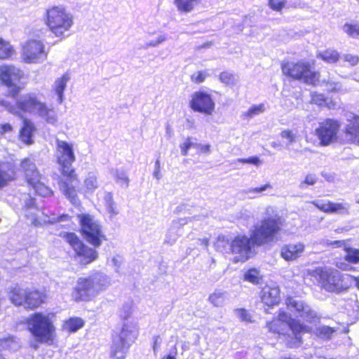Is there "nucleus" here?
<instances>
[{"label":"nucleus","instance_id":"9d476101","mask_svg":"<svg viewBox=\"0 0 359 359\" xmlns=\"http://www.w3.org/2000/svg\"><path fill=\"white\" fill-rule=\"evenodd\" d=\"M81 225V233L85 239L95 247H99L105 236L101 226L94 218L86 214L78 215Z\"/></svg>","mask_w":359,"mask_h":359},{"label":"nucleus","instance_id":"a878e982","mask_svg":"<svg viewBox=\"0 0 359 359\" xmlns=\"http://www.w3.org/2000/svg\"><path fill=\"white\" fill-rule=\"evenodd\" d=\"M69 79V76L67 74H65L55 81L54 88L55 93L57 95V101L60 104H61L64 100L63 92L66 88L67 83Z\"/></svg>","mask_w":359,"mask_h":359},{"label":"nucleus","instance_id":"c85d7f7f","mask_svg":"<svg viewBox=\"0 0 359 359\" xmlns=\"http://www.w3.org/2000/svg\"><path fill=\"white\" fill-rule=\"evenodd\" d=\"M26 290L15 286L10 291V299L13 304L17 306L22 305L24 306L25 300Z\"/></svg>","mask_w":359,"mask_h":359},{"label":"nucleus","instance_id":"6ab92c4d","mask_svg":"<svg viewBox=\"0 0 359 359\" xmlns=\"http://www.w3.org/2000/svg\"><path fill=\"white\" fill-rule=\"evenodd\" d=\"M23 56L27 62H37L46 58L43 44L36 40L28 41L23 47Z\"/></svg>","mask_w":359,"mask_h":359},{"label":"nucleus","instance_id":"2eb2a0df","mask_svg":"<svg viewBox=\"0 0 359 359\" xmlns=\"http://www.w3.org/2000/svg\"><path fill=\"white\" fill-rule=\"evenodd\" d=\"M328 245H336L337 247L344 246L345 255L344 259H339L335 261V266L342 271H352L355 268L352 264H359V249L348 247L344 241H334L327 243Z\"/></svg>","mask_w":359,"mask_h":359},{"label":"nucleus","instance_id":"8fccbe9b","mask_svg":"<svg viewBox=\"0 0 359 359\" xmlns=\"http://www.w3.org/2000/svg\"><path fill=\"white\" fill-rule=\"evenodd\" d=\"M192 140L193 139L191 137H189L187 138L184 143L180 144V147L181 150V154L183 156H187L188 154V151L191 147H196L197 144L193 142Z\"/></svg>","mask_w":359,"mask_h":359},{"label":"nucleus","instance_id":"c03bdc74","mask_svg":"<svg viewBox=\"0 0 359 359\" xmlns=\"http://www.w3.org/2000/svg\"><path fill=\"white\" fill-rule=\"evenodd\" d=\"M280 137L287 140L285 148L290 149L292 144L296 142L297 135L290 130H284L280 133Z\"/></svg>","mask_w":359,"mask_h":359},{"label":"nucleus","instance_id":"4c0bfd02","mask_svg":"<svg viewBox=\"0 0 359 359\" xmlns=\"http://www.w3.org/2000/svg\"><path fill=\"white\" fill-rule=\"evenodd\" d=\"M85 187L88 192H93L99 187L97 175L93 172H90L84 182Z\"/></svg>","mask_w":359,"mask_h":359},{"label":"nucleus","instance_id":"412c9836","mask_svg":"<svg viewBox=\"0 0 359 359\" xmlns=\"http://www.w3.org/2000/svg\"><path fill=\"white\" fill-rule=\"evenodd\" d=\"M191 219H189L190 220ZM189 219L180 218L173 220L165 236V243L173 245L182 234V227L188 223Z\"/></svg>","mask_w":359,"mask_h":359},{"label":"nucleus","instance_id":"4d7b16f0","mask_svg":"<svg viewBox=\"0 0 359 359\" xmlns=\"http://www.w3.org/2000/svg\"><path fill=\"white\" fill-rule=\"evenodd\" d=\"M342 58L345 62H348L351 66L356 65L359 62V57L355 55L344 54L342 55Z\"/></svg>","mask_w":359,"mask_h":359},{"label":"nucleus","instance_id":"c756f323","mask_svg":"<svg viewBox=\"0 0 359 359\" xmlns=\"http://www.w3.org/2000/svg\"><path fill=\"white\" fill-rule=\"evenodd\" d=\"M0 346L4 350L16 351L20 348V343L16 337L9 336L0 340Z\"/></svg>","mask_w":359,"mask_h":359},{"label":"nucleus","instance_id":"13d9d810","mask_svg":"<svg viewBox=\"0 0 359 359\" xmlns=\"http://www.w3.org/2000/svg\"><path fill=\"white\" fill-rule=\"evenodd\" d=\"M285 0H269L270 7L276 11L281 10L285 6Z\"/></svg>","mask_w":359,"mask_h":359},{"label":"nucleus","instance_id":"e433bc0d","mask_svg":"<svg viewBox=\"0 0 359 359\" xmlns=\"http://www.w3.org/2000/svg\"><path fill=\"white\" fill-rule=\"evenodd\" d=\"M14 50L11 45L0 39V59H8L12 56Z\"/></svg>","mask_w":359,"mask_h":359},{"label":"nucleus","instance_id":"e2e57ef3","mask_svg":"<svg viewBox=\"0 0 359 359\" xmlns=\"http://www.w3.org/2000/svg\"><path fill=\"white\" fill-rule=\"evenodd\" d=\"M69 219V216L68 215L62 214L61 215H60L57 217H54L49 219L47 222L48 223L53 224V223L63 222V221H68Z\"/></svg>","mask_w":359,"mask_h":359},{"label":"nucleus","instance_id":"bb28decb","mask_svg":"<svg viewBox=\"0 0 359 359\" xmlns=\"http://www.w3.org/2000/svg\"><path fill=\"white\" fill-rule=\"evenodd\" d=\"M292 330V334L294 335V341L290 344L291 347L299 346L302 344L301 332L304 331L305 327L297 321L290 322L288 325Z\"/></svg>","mask_w":359,"mask_h":359},{"label":"nucleus","instance_id":"20e7f679","mask_svg":"<svg viewBox=\"0 0 359 359\" xmlns=\"http://www.w3.org/2000/svg\"><path fill=\"white\" fill-rule=\"evenodd\" d=\"M320 287L329 292L342 293L353 285L354 276L342 274L338 270L318 267L310 273Z\"/></svg>","mask_w":359,"mask_h":359},{"label":"nucleus","instance_id":"f8f14e48","mask_svg":"<svg viewBox=\"0 0 359 359\" xmlns=\"http://www.w3.org/2000/svg\"><path fill=\"white\" fill-rule=\"evenodd\" d=\"M284 74L297 80H303L306 83H313L316 74L311 72L310 65L304 62H286L282 65Z\"/></svg>","mask_w":359,"mask_h":359},{"label":"nucleus","instance_id":"393cba45","mask_svg":"<svg viewBox=\"0 0 359 359\" xmlns=\"http://www.w3.org/2000/svg\"><path fill=\"white\" fill-rule=\"evenodd\" d=\"M43 302V295L37 290L26 291L24 307L35 309L40 306Z\"/></svg>","mask_w":359,"mask_h":359},{"label":"nucleus","instance_id":"052dcab7","mask_svg":"<svg viewBox=\"0 0 359 359\" xmlns=\"http://www.w3.org/2000/svg\"><path fill=\"white\" fill-rule=\"evenodd\" d=\"M271 188V186L270 184H266L260 187L253 188V189H248L245 192L246 194H260L262 191H264L267 190L268 189Z\"/></svg>","mask_w":359,"mask_h":359},{"label":"nucleus","instance_id":"680f3d73","mask_svg":"<svg viewBox=\"0 0 359 359\" xmlns=\"http://www.w3.org/2000/svg\"><path fill=\"white\" fill-rule=\"evenodd\" d=\"M237 316L240 318V319L243 321H251L250 316L248 313V311L244 309H240L236 310Z\"/></svg>","mask_w":359,"mask_h":359},{"label":"nucleus","instance_id":"338daca9","mask_svg":"<svg viewBox=\"0 0 359 359\" xmlns=\"http://www.w3.org/2000/svg\"><path fill=\"white\" fill-rule=\"evenodd\" d=\"M160 168H161L160 161L158 159H157L155 162L154 172V176L157 180H159L161 178V175L160 173Z\"/></svg>","mask_w":359,"mask_h":359},{"label":"nucleus","instance_id":"6e6552de","mask_svg":"<svg viewBox=\"0 0 359 359\" xmlns=\"http://www.w3.org/2000/svg\"><path fill=\"white\" fill-rule=\"evenodd\" d=\"M62 238L74 252V259L82 265H87L98 257L97 252L85 245L74 233H64Z\"/></svg>","mask_w":359,"mask_h":359},{"label":"nucleus","instance_id":"dca6fc26","mask_svg":"<svg viewBox=\"0 0 359 359\" xmlns=\"http://www.w3.org/2000/svg\"><path fill=\"white\" fill-rule=\"evenodd\" d=\"M286 304L291 312H295L297 317H300L307 322L315 323L319 320L317 313L302 300L287 297Z\"/></svg>","mask_w":359,"mask_h":359},{"label":"nucleus","instance_id":"0eeeda50","mask_svg":"<svg viewBox=\"0 0 359 359\" xmlns=\"http://www.w3.org/2000/svg\"><path fill=\"white\" fill-rule=\"evenodd\" d=\"M281 229L280 217L278 215L267 217L254 226L251 239L254 245H263L273 242Z\"/></svg>","mask_w":359,"mask_h":359},{"label":"nucleus","instance_id":"864d4df0","mask_svg":"<svg viewBox=\"0 0 359 359\" xmlns=\"http://www.w3.org/2000/svg\"><path fill=\"white\" fill-rule=\"evenodd\" d=\"M166 40V36L165 34H161L159 35L156 40H151L147 43H146L144 46V48L147 49L149 47H156L159 44L162 43Z\"/></svg>","mask_w":359,"mask_h":359},{"label":"nucleus","instance_id":"c9c22d12","mask_svg":"<svg viewBox=\"0 0 359 359\" xmlns=\"http://www.w3.org/2000/svg\"><path fill=\"white\" fill-rule=\"evenodd\" d=\"M103 199L107 212L111 215V216L118 215V211L116 208V203L114 201L112 194L111 192H104Z\"/></svg>","mask_w":359,"mask_h":359},{"label":"nucleus","instance_id":"a211bd4d","mask_svg":"<svg viewBox=\"0 0 359 359\" xmlns=\"http://www.w3.org/2000/svg\"><path fill=\"white\" fill-rule=\"evenodd\" d=\"M190 107L195 111L210 115L214 111L215 103L210 95L204 91H198L192 95Z\"/></svg>","mask_w":359,"mask_h":359},{"label":"nucleus","instance_id":"aec40b11","mask_svg":"<svg viewBox=\"0 0 359 359\" xmlns=\"http://www.w3.org/2000/svg\"><path fill=\"white\" fill-rule=\"evenodd\" d=\"M304 250V244L300 242L285 244L281 247L280 257L287 262H292L302 257Z\"/></svg>","mask_w":359,"mask_h":359},{"label":"nucleus","instance_id":"1a4fd4ad","mask_svg":"<svg viewBox=\"0 0 359 359\" xmlns=\"http://www.w3.org/2000/svg\"><path fill=\"white\" fill-rule=\"evenodd\" d=\"M135 325L124 324L119 334L114 337L111 346V355L114 359H124L126 353L137 336Z\"/></svg>","mask_w":359,"mask_h":359},{"label":"nucleus","instance_id":"9b49d317","mask_svg":"<svg viewBox=\"0 0 359 359\" xmlns=\"http://www.w3.org/2000/svg\"><path fill=\"white\" fill-rule=\"evenodd\" d=\"M341 123L336 119L326 118L319 123L316 129V135L321 146H328L337 141Z\"/></svg>","mask_w":359,"mask_h":359},{"label":"nucleus","instance_id":"f3484780","mask_svg":"<svg viewBox=\"0 0 359 359\" xmlns=\"http://www.w3.org/2000/svg\"><path fill=\"white\" fill-rule=\"evenodd\" d=\"M346 122L342 130L341 142L359 144V116L351 113L348 114Z\"/></svg>","mask_w":359,"mask_h":359},{"label":"nucleus","instance_id":"49530a36","mask_svg":"<svg viewBox=\"0 0 359 359\" xmlns=\"http://www.w3.org/2000/svg\"><path fill=\"white\" fill-rule=\"evenodd\" d=\"M317 180L318 178L315 174H307L304 180L299 184V188L301 189H306L308 186L314 185L317 182Z\"/></svg>","mask_w":359,"mask_h":359},{"label":"nucleus","instance_id":"4468645a","mask_svg":"<svg viewBox=\"0 0 359 359\" xmlns=\"http://www.w3.org/2000/svg\"><path fill=\"white\" fill-rule=\"evenodd\" d=\"M251 237L245 235H238L231 241V254L234 255V262H244L247 261L252 252L253 245Z\"/></svg>","mask_w":359,"mask_h":359},{"label":"nucleus","instance_id":"72a5a7b5","mask_svg":"<svg viewBox=\"0 0 359 359\" xmlns=\"http://www.w3.org/2000/svg\"><path fill=\"white\" fill-rule=\"evenodd\" d=\"M228 297V293L226 292H222L220 290H216L209 297V301L215 306L219 307L222 306Z\"/></svg>","mask_w":359,"mask_h":359},{"label":"nucleus","instance_id":"2f4dec72","mask_svg":"<svg viewBox=\"0 0 359 359\" xmlns=\"http://www.w3.org/2000/svg\"><path fill=\"white\" fill-rule=\"evenodd\" d=\"M198 2L199 0H175L177 8L182 13L191 12Z\"/></svg>","mask_w":359,"mask_h":359},{"label":"nucleus","instance_id":"f257e3e1","mask_svg":"<svg viewBox=\"0 0 359 359\" xmlns=\"http://www.w3.org/2000/svg\"><path fill=\"white\" fill-rule=\"evenodd\" d=\"M0 105L15 114L21 111L39 116L48 124L56 126L57 123V116L54 109L48 107L34 93H27L20 96L16 100L15 104L7 100H0Z\"/></svg>","mask_w":359,"mask_h":359},{"label":"nucleus","instance_id":"3c124183","mask_svg":"<svg viewBox=\"0 0 359 359\" xmlns=\"http://www.w3.org/2000/svg\"><path fill=\"white\" fill-rule=\"evenodd\" d=\"M219 80L226 85L233 84L236 81L234 75L228 72H222L219 76Z\"/></svg>","mask_w":359,"mask_h":359},{"label":"nucleus","instance_id":"423d86ee","mask_svg":"<svg viewBox=\"0 0 359 359\" xmlns=\"http://www.w3.org/2000/svg\"><path fill=\"white\" fill-rule=\"evenodd\" d=\"M27 323L36 341L49 344L53 341L55 327L50 314L35 313L29 316Z\"/></svg>","mask_w":359,"mask_h":359},{"label":"nucleus","instance_id":"79ce46f5","mask_svg":"<svg viewBox=\"0 0 359 359\" xmlns=\"http://www.w3.org/2000/svg\"><path fill=\"white\" fill-rule=\"evenodd\" d=\"M260 278L259 271L254 268L249 269L244 274V279L253 284H258Z\"/></svg>","mask_w":359,"mask_h":359},{"label":"nucleus","instance_id":"ea45409f","mask_svg":"<svg viewBox=\"0 0 359 359\" xmlns=\"http://www.w3.org/2000/svg\"><path fill=\"white\" fill-rule=\"evenodd\" d=\"M115 180L123 188H127L129 185L128 176L123 170H116Z\"/></svg>","mask_w":359,"mask_h":359},{"label":"nucleus","instance_id":"58836bf2","mask_svg":"<svg viewBox=\"0 0 359 359\" xmlns=\"http://www.w3.org/2000/svg\"><path fill=\"white\" fill-rule=\"evenodd\" d=\"M265 111L264 104L252 106L247 111L243 112L241 115L243 118H252L254 116L263 113Z\"/></svg>","mask_w":359,"mask_h":359},{"label":"nucleus","instance_id":"a19ab883","mask_svg":"<svg viewBox=\"0 0 359 359\" xmlns=\"http://www.w3.org/2000/svg\"><path fill=\"white\" fill-rule=\"evenodd\" d=\"M350 205L346 203L331 202L330 213L348 214Z\"/></svg>","mask_w":359,"mask_h":359},{"label":"nucleus","instance_id":"b1692460","mask_svg":"<svg viewBox=\"0 0 359 359\" xmlns=\"http://www.w3.org/2000/svg\"><path fill=\"white\" fill-rule=\"evenodd\" d=\"M36 130V127L33 122L27 118L23 120V126L20 130V138L26 144L32 143L33 133Z\"/></svg>","mask_w":359,"mask_h":359},{"label":"nucleus","instance_id":"473e14b6","mask_svg":"<svg viewBox=\"0 0 359 359\" xmlns=\"http://www.w3.org/2000/svg\"><path fill=\"white\" fill-rule=\"evenodd\" d=\"M318 56L330 64L336 63L340 57L339 53L334 49H327L320 52Z\"/></svg>","mask_w":359,"mask_h":359},{"label":"nucleus","instance_id":"f03ea898","mask_svg":"<svg viewBox=\"0 0 359 359\" xmlns=\"http://www.w3.org/2000/svg\"><path fill=\"white\" fill-rule=\"evenodd\" d=\"M57 162L60 165L62 174L66 177V181L61 180L60 184V189L71 203L75 206L80 205L79 199L73 185L69 183L74 182L76 180L74 170L72 168V163L75 161L73 147L71 144L62 140H57Z\"/></svg>","mask_w":359,"mask_h":359},{"label":"nucleus","instance_id":"603ef678","mask_svg":"<svg viewBox=\"0 0 359 359\" xmlns=\"http://www.w3.org/2000/svg\"><path fill=\"white\" fill-rule=\"evenodd\" d=\"M208 76V73L206 71H198L191 75V79L196 83H201L205 80Z\"/></svg>","mask_w":359,"mask_h":359},{"label":"nucleus","instance_id":"cd10ccee","mask_svg":"<svg viewBox=\"0 0 359 359\" xmlns=\"http://www.w3.org/2000/svg\"><path fill=\"white\" fill-rule=\"evenodd\" d=\"M232 240L233 238L229 236L224 235L219 236L215 243L216 250L224 253H231Z\"/></svg>","mask_w":359,"mask_h":359},{"label":"nucleus","instance_id":"de8ad7c7","mask_svg":"<svg viewBox=\"0 0 359 359\" xmlns=\"http://www.w3.org/2000/svg\"><path fill=\"white\" fill-rule=\"evenodd\" d=\"M285 326H286V324L283 323V322H280L277 319L267 323V327L269 328V331L273 333L280 334L283 330L282 327Z\"/></svg>","mask_w":359,"mask_h":359},{"label":"nucleus","instance_id":"37998d69","mask_svg":"<svg viewBox=\"0 0 359 359\" xmlns=\"http://www.w3.org/2000/svg\"><path fill=\"white\" fill-rule=\"evenodd\" d=\"M35 190V191L43 197L49 196L53 194L52 190L46 187L43 184L40 182V178L36 184H30Z\"/></svg>","mask_w":359,"mask_h":359},{"label":"nucleus","instance_id":"39448f33","mask_svg":"<svg viewBox=\"0 0 359 359\" xmlns=\"http://www.w3.org/2000/svg\"><path fill=\"white\" fill-rule=\"evenodd\" d=\"M46 25L56 36L65 37L74 24L72 15L62 6H55L46 10Z\"/></svg>","mask_w":359,"mask_h":359},{"label":"nucleus","instance_id":"4be33fe9","mask_svg":"<svg viewBox=\"0 0 359 359\" xmlns=\"http://www.w3.org/2000/svg\"><path fill=\"white\" fill-rule=\"evenodd\" d=\"M21 166L25 172L27 183L36 184L39 179L41 178L36 165L30 159L25 158L22 161Z\"/></svg>","mask_w":359,"mask_h":359},{"label":"nucleus","instance_id":"774afa93","mask_svg":"<svg viewBox=\"0 0 359 359\" xmlns=\"http://www.w3.org/2000/svg\"><path fill=\"white\" fill-rule=\"evenodd\" d=\"M12 130V126L9 123H5L0 126V133L1 135H4L8 132Z\"/></svg>","mask_w":359,"mask_h":359},{"label":"nucleus","instance_id":"09e8293b","mask_svg":"<svg viewBox=\"0 0 359 359\" xmlns=\"http://www.w3.org/2000/svg\"><path fill=\"white\" fill-rule=\"evenodd\" d=\"M312 203L317 207L319 210L327 212L330 213L331 208V202L324 200H318L316 201H313Z\"/></svg>","mask_w":359,"mask_h":359},{"label":"nucleus","instance_id":"5fc2aeb1","mask_svg":"<svg viewBox=\"0 0 359 359\" xmlns=\"http://www.w3.org/2000/svg\"><path fill=\"white\" fill-rule=\"evenodd\" d=\"M311 102L318 106H323L325 104L326 101L325 96L323 94L313 93L311 94Z\"/></svg>","mask_w":359,"mask_h":359},{"label":"nucleus","instance_id":"5701e85b","mask_svg":"<svg viewBox=\"0 0 359 359\" xmlns=\"http://www.w3.org/2000/svg\"><path fill=\"white\" fill-rule=\"evenodd\" d=\"M262 302L268 306L276 305L280 302V290L277 287H266L262 292Z\"/></svg>","mask_w":359,"mask_h":359},{"label":"nucleus","instance_id":"f704fd0d","mask_svg":"<svg viewBox=\"0 0 359 359\" xmlns=\"http://www.w3.org/2000/svg\"><path fill=\"white\" fill-rule=\"evenodd\" d=\"M337 329L326 325H320L316 328L315 333L318 337L325 340H329L332 338Z\"/></svg>","mask_w":359,"mask_h":359},{"label":"nucleus","instance_id":"ddd939ff","mask_svg":"<svg viewBox=\"0 0 359 359\" xmlns=\"http://www.w3.org/2000/svg\"><path fill=\"white\" fill-rule=\"evenodd\" d=\"M21 78V71L14 66H0V81L8 87V95L15 97L20 91L17 83Z\"/></svg>","mask_w":359,"mask_h":359},{"label":"nucleus","instance_id":"bf43d9fd","mask_svg":"<svg viewBox=\"0 0 359 359\" xmlns=\"http://www.w3.org/2000/svg\"><path fill=\"white\" fill-rule=\"evenodd\" d=\"M237 161L243 163H250L255 165H258L261 162L259 158L257 156H251L248 158H238Z\"/></svg>","mask_w":359,"mask_h":359},{"label":"nucleus","instance_id":"7ed1b4c3","mask_svg":"<svg viewBox=\"0 0 359 359\" xmlns=\"http://www.w3.org/2000/svg\"><path fill=\"white\" fill-rule=\"evenodd\" d=\"M110 284L109 277L102 272L95 271L77 279L72 292L76 302H88L105 290Z\"/></svg>","mask_w":359,"mask_h":359},{"label":"nucleus","instance_id":"a18cd8bd","mask_svg":"<svg viewBox=\"0 0 359 359\" xmlns=\"http://www.w3.org/2000/svg\"><path fill=\"white\" fill-rule=\"evenodd\" d=\"M345 33L353 38L359 37V24H345L343 27Z\"/></svg>","mask_w":359,"mask_h":359},{"label":"nucleus","instance_id":"69168bd1","mask_svg":"<svg viewBox=\"0 0 359 359\" xmlns=\"http://www.w3.org/2000/svg\"><path fill=\"white\" fill-rule=\"evenodd\" d=\"M131 306L130 304H126L123 306L122 311H121V316L126 319L130 315Z\"/></svg>","mask_w":359,"mask_h":359},{"label":"nucleus","instance_id":"6e6d98bb","mask_svg":"<svg viewBox=\"0 0 359 359\" xmlns=\"http://www.w3.org/2000/svg\"><path fill=\"white\" fill-rule=\"evenodd\" d=\"M325 86L326 89L330 92H339L342 90L341 85L339 83L332 81H327Z\"/></svg>","mask_w":359,"mask_h":359},{"label":"nucleus","instance_id":"7c9ffc66","mask_svg":"<svg viewBox=\"0 0 359 359\" xmlns=\"http://www.w3.org/2000/svg\"><path fill=\"white\" fill-rule=\"evenodd\" d=\"M84 325V321L79 317L70 318L63 325V329L70 332H75Z\"/></svg>","mask_w":359,"mask_h":359},{"label":"nucleus","instance_id":"0e129e2a","mask_svg":"<svg viewBox=\"0 0 359 359\" xmlns=\"http://www.w3.org/2000/svg\"><path fill=\"white\" fill-rule=\"evenodd\" d=\"M162 342V339L160 336L156 335L153 337V350L155 353L158 351L161 344Z\"/></svg>","mask_w":359,"mask_h":359}]
</instances>
